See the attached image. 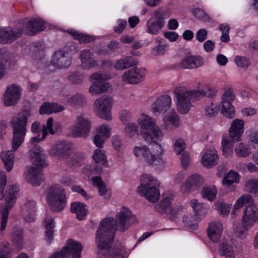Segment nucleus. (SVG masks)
<instances>
[{"instance_id":"obj_25","label":"nucleus","mask_w":258,"mask_h":258,"mask_svg":"<svg viewBox=\"0 0 258 258\" xmlns=\"http://www.w3.org/2000/svg\"><path fill=\"white\" fill-rule=\"evenodd\" d=\"M223 230V223L220 221H212L209 223L207 234L209 239L214 242H218L221 237Z\"/></svg>"},{"instance_id":"obj_34","label":"nucleus","mask_w":258,"mask_h":258,"mask_svg":"<svg viewBox=\"0 0 258 258\" xmlns=\"http://www.w3.org/2000/svg\"><path fill=\"white\" fill-rule=\"evenodd\" d=\"M134 153L137 157L142 156L144 160L149 164H155L156 160L154 159V156H152L150 152L149 151L148 148L145 146L135 147L134 150Z\"/></svg>"},{"instance_id":"obj_24","label":"nucleus","mask_w":258,"mask_h":258,"mask_svg":"<svg viewBox=\"0 0 258 258\" xmlns=\"http://www.w3.org/2000/svg\"><path fill=\"white\" fill-rule=\"evenodd\" d=\"M204 182L203 178L198 174L191 175L181 186L180 190L183 192H188L201 186Z\"/></svg>"},{"instance_id":"obj_6","label":"nucleus","mask_w":258,"mask_h":258,"mask_svg":"<svg viewBox=\"0 0 258 258\" xmlns=\"http://www.w3.org/2000/svg\"><path fill=\"white\" fill-rule=\"evenodd\" d=\"M141 185L138 187V192L145 197L148 201L155 203L160 197L158 189L160 185V182L149 174H143L141 177Z\"/></svg>"},{"instance_id":"obj_47","label":"nucleus","mask_w":258,"mask_h":258,"mask_svg":"<svg viewBox=\"0 0 258 258\" xmlns=\"http://www.w3.org/2000/svg\"><path fill=\"white\" fill-rule=\"evenodd\" d=\"M239 177L237 172L233 171H229L223 179V183L225 185H230L234 182H239Z\"/></svg>"},{"instance_id":"obj_1","label":"nucleus","mask_w":258,"mask_h":258,"mask_svg":"<svg viewBox=\"0 0 258 258\" xmlns=\"http://www.w3.org/2000/svg\"><path fill=\"white\" fill-rule=\"evenodd\" d=\"M116 228L112 217H106L100 223L96 239L99 249L97 254L100 258H124L125 249L121 245L114 246L109 250L114 240Z\"/></svg>"},{"instance_id":"obj_23","label":"nucleus","mask_w":258,"mask_h":258,"mask_svg":"<svg viewBox=\"0 0 258 258\" xmlns=\"http://www.w3.org/2000/svg\"><path fill=\"white\" fill-rule=\"evenodd\" d=\"M244 132V122L240 119H235L231 124L229 129L228 137L233 142H238Z\"/></svg>"},{"instance_id":"obj_27","label":"nucleus","mask_w":258,"mask_h":258,"mask_svg":"<svg viewBox=\"0 0 258 258\" xmlns=\"http://www.w3.org/2000/svg\"><path fill=\"white\" fill-rule=\"evenodd\" d=\"M36 203L28 201L22 207V215L27 222H32L35 219Z\"/></svg>"},{"instance_id":"obj_33","label":"nucleus","mask_w":258,"mask_h":258,"mask_svg":"<svg viewBox=\"0 0 258 258\" xmlns=\"http://www.w3.org/2000/svg\"><path fill=\"white\" fill-rule=\"evenodd\" d=\"M86 205L80 202H75L72 203L70 211L72 213L76 214L77 218L80 220L85 219L87 215L88 210L86 208Z\"/></svg>"},{"instance_id":"obj_32","label":"nucleus","mask_w":258,"mask_h":258,"mask_svg":"<svg viewBox=\"0 0 258 258\" xmlns=\"http://www.w3.org/2000/svg\"><path fill=\"white\" fill-rule=\"evenodd\" d=\"M43 225L45 229L44 239L48 244H50L53 240L54 228L55 227L54 219L51 217L47 216L44 219Z\"/></svg>"},{"instance_id":"obj_7","label":"nucleus","mask_w":258,"mask_h":258,"mask_svg":"<svg viewBox=\"0 0 258 258\" xmlns=\"http://www.w3.org/2000/svg\"><path fill=\"white\" fill-rule=\"evenodd\" d=\"M78 51V47L72 43H68L63 48L55 51L50 64L45 69L47 72L52 67L54 68L63 69L70 66L72 59L69 53L71 51Z\"/></svg>"},{"instance_id":"obj_20","label":"nucleus","mask_w":258,"mask_h":258,"mask_svg":"<svg viewBox=\"0 0 258 258\" xmlns=\"http://www.w3.org/2000/svg\"><path fill=\"white\" fill-rule=\"evenodd\" d=\"M173 200L172 196L165 197L158 204L155 205L156 211L161 214L170 215L171 219L173 220L176 217V213L172 207Z\"/></svg>"},{"instance_id":"obj_8","label":"nucleus","mask_w":258,"mask_h":258,"mask_svg":"<svg viewBox=\"0 0 258 258\" xmlns=\"http://www.w3.org/2000/svg\"><path fill=\"white\" fill-rule=\"evenodd\" d=\"M46 198L50 209L53 212H59L66 206L64 189L59 185H52L48 188Z\"/></svg>"},{"instance_id":"obj_14","label":"nucleus","mask_w":258,"mask_h":258,"mask_svg":"<svg viewBox=\"0 0 258 258\" xmlns=\"http://www.w3.org/2000/svg\"><path fill=\"white\" fill-rule=\"evenodd\" d=\"M258 222V206L251 204L243 210L241 224L245 229H250Z\"/></svg>"},{"instance_id":"obj_46","label":"nucleus","mask_w":258,"mask_h":258,"mask_svg":"<svg viewBox=\"0 0 258 258\" xmlns=\"http://www.w3.org/2000/svg\"><path fill=\"white\" fill-rule=\"evenodd\" d=\"M92 159L96 163H100L104 166L107 164L106 156L104 151H101L99 149L94 151Z\"/></svg>"},{"instance_id":"obj_58","label":"nucleus","mask_w":258,"mask_h":258,"mask_svg":"<svg viewBox=\"0 0 258 258\" xmlns=\"http://www.w3.org/2000/svg\"><path fill=\"white\" fill-rule=\"evenodd\" d=\"M164 121L165 125L169 123L171 124L177 126V114L174 112L173 114L167 115L164 117Z\"/></svg>"},{"instance_id":"obj_10","label":"nucleus","mask_w":258,"mask_h":258,"mask_svg":"<svg viewBox=\"0 0 258 258\" xmlns=\"http://www.w3.org/2000/svg\"><path fill=\"white\" fill-rule=\"evenodd\" d=\"M19 191L18 184H14L8 187L6 192L3 194V197L6 202L5 208L2 215L1 228L2 231H4L7 226L9 211L16 203L17 195Z\"/></svg>"},{"instance_id":"obj_59","label":"nucleus","mask_w":258,"mask_h":258,"mask_svg":"<svg viewBox=\"0 0 258 258\" xmlns=\"http://www.w3.org/2000/svg\"><path fill=\"white\" fill-rule=\"evenodd\" d=\"M97 134H99L102 137L108 138L110 136V129L108 126L106 124L101 125L97 129Z\"/></svg>"},{"instance_id":"obj_17","label":"nucleus","mask_w":258,"mask_h":258,"mask_svg":"<svg viewBox=\"0 0 258 258\" xmlns=\"http://www.w3.org/2000/svg\"><path fill=\"white\" fill-rule=\"evenodd\" d=\"M90 80H95L89 88V92L93 94H100L106 91L109 84L105 82L104 76L95 72L90 76Z\"/></svg>"},{"instance_id":"obj_28","label":"nucleus","mask_w":258,"mask_h":258,"mask_svg":"<svg viewBox=\"0 0 258 258\" xmlns=\"http://www.w3.org/2000/svg\"><path fill=\"white\" fill-rule=\"evenodd\" d=\"M45 22L41 18H33L26 24V28L30 35L33 36L37 33L44 31L45 28Z\"/></svg>"},{"instance_id":"obj_50","label":"nucleus","mask_w":258,"mask_h":258,"mask_svg":"<svg viewBox=\"0 0 258 258\" xmlns=\"http://www.w3.org/2000/svg\"><path fill=\"white\" fill-rule=\"evenodd\" d=\"M85 97L81 94H76L68 98V102L72 106H82Z\"/></svg>"},{"instance_id":"obj_22","label":"nucleus","mask_w":258,"mask_h":258,"mask_svg":"<svg viewBox=\"0 0 258 258\" xmlns=\"http://www.w3.org/2000/svg\"><path fill=\"white\" fill-rule=\"evenodd\" d=\"M23 33V29L19 28L16 31L8 30L6 28L0 27V44L11 43L20 37Z\"/></svg>"},{"instance_id":"obj_35","label":"nucleus","mask_w":258,"mask_h":258,"mask_svg":"<svg viewBox=\"0 0 258 258\" xmlns=\"http://www.w3.org/2000/svg\"><path fill=\"white\" fill-rule=\"evenodd\" d=\"M64 109V107L56 103H50L49 102H45L42 104L39 109V113L40 114H50L53 112H60Z\"/></svg>"},{"instance_id":"obj_60","label":"nucleus","mask_w":258,"mask_h":258,"mask_svg":"<svg viewBox=\"0 0 258 258\" xmlns=\"http://www.w3.org/2000/svg\"><path fill=\"white\" fill-rule=\"evenodd\" d=\"M190 204L194 211L195 212V214L198 216L203 209V204L199 203L196 199L192 200L190 202Z\"/></svg>"},{"instance_id":"obj_21","label":"nucleus","mask_w":258,"mask_h":258,"mask_svg":"<svg viewBox=\"0 0 258 258\" xmlns=\"http://www.w3.org/2000/svg\"><path fill=\"white\" fill-rule=\"evenodd\" d=\"M91 124L88 119L82 115L77 118V122L73 127V133L76 137H81L87 135L90 132Z\"/></svg>"},{"instance_id":"obj_55","label":"nucleus","mask_w":258,"mask_h":258,"mask_svg":"<svg viewBox=\"0 0 258 258\" xmlns=\"http://www.w3.org/2000/svg\"><path fill=\"white\" fill-rule=\"evenodd\" d=\"M192 69L202 66L204 63L203 58L200 55H190Z\"/></svg>"},{"instance_id":"obj_37","label":"nucleus","mask_w":258,"mask_h":258,"mask_svg":"<svg viewBox=\"0 0 258 258\" xmlns=\"http://www.w3.org/2000/svg\"><path fill=\"white\" fill-rule=\"evenodd\" d=\"M199 221V218L197 214L188 213L182 218L183 224L191 230H195L198 228Z\"/></svg>"},{"instance_id":"obj_4","label":"nucleus","mask_w":258,"mask_h":258,"mask_svg":"<svg viewBox=\"0 0 258 258\" xmlns=\"http://www.w3.org/2000/svg\"><path fill=\"white\" fill-rule=\"evenodd\" d=\"M42 150L40 146L35 145L33 150L29 152L32 162L35 167H28L26 178L29 183L35 186L41 184L42 169L48 165L46 155L42 153Z\"/></svg>"},{"instance_id":"obj_26","label":"nucleus","mask_w":258,"mask_h":258,"mask_svg":"<svg viewBox=\"0 0 258 258\" xmlns=\"http://www.w3.org/2000/svg\"><path fill=\"white\" fill-rule=\"evenodd\" d=\"M201 162L203 166L207 167L216 165L218 162V156L216 149L212 147L206 150L202 156Z\"/></svg>"},{"instance_id":"obj_63","label":"nucleus","mask_w":258,"mask_h":258,"mask_svg":"<svg viewBox=\"0 0 258 258\" xmlns=\"http://www.w3.org/2000/svg\"><path fill=\"white\" fill-rule=\"evenodd\" d=\"M208 35V32L205 29H201L199 30L196 34L197 39L199 42H203L206 39Z\"/></svg>"},{"instance_id":"obj_5","label":"nucleus","mask_w":258,"mask_h":258,"mask_svg":"<svg viewBox=\"0 0 258 258\" xmlns=\"http://www.w3.org/2000/svg\"><path fill=\"white\" fill-rule=\"evenodd\" d=\"M29 115V111L24 110L22 113H19L18 116L14 118L11 121L13 129L12 143L13 151L18 150L24 141Z\"/></svg>"},{"instance_id":"obj_44","label":"nucleus","mask_w":258,"mask_h":258,"mask_svg":"<svg viewBox=\"0 0 258 258\" xmlns=\"http://www.w3.org/2000/svg\"><path fill=\"white\" fill-rule=\"evenodd\" d=\"M217 189L215 186L204 187L201 191L203 198L212 201L215 199Z\"/></svg>"},{"instance_id":"obj_57","label":"nucleus","mask_w":258,"mask_h":258,"mask_svg":"<svg viewBox=\"0 0 258 258\" xmlns=\"http://www.w3.org/2000/svg\"><path fill=\"white\" fill-rule=\"evenodd\" d=\"M248 144L254 149L258 148V131L252 132L250 134Z\"/></svg>"},{"instance_id":"obj_48","label":"nucleus","mask_w":258,"mask_h":258,"mask_svg":"<svg viewBox=\"0 0 258 258\" xmlns=\"http://www.w3.org/2000/svg\"><path fill=\"white\" fill-rule=\"evenodd\" d=\"M216 210L220 215L226 216L229 213L231 207L229 205H226L223 200H219L215 204Z\"/></svg>"},{"instance_id":"obj_15","label":"nucleus","mask_w":258,"mask_h":258,"mask_svg":"<svg viewBox=\"0 0 258 258\" xmlns=\"http://www.w3.org/2000/svg\"><path fill=\"white\" fill-rule=\"evenodd\" d=\"M73 144L69 141H57L49 150V154L57 158L69 156L73 149Z\"/></svg>"},{"instance_id":"obj_64","label":"nucleus","mask_w":258,"mask_h":258,"mask_svg":"<svg viewBox=\"0 0 258 258\" xmlns=\"http://www.w3.org/2000/svg\"><path fill=\"white\" fill-rule=\"evenodd\" d=\"M118 26H114L113 30L117 33H121L125 26H126L127 22L125 20L118 19L117 20Z\"/></svg>"},{"instance_id":"obj_45","label":"nucleus","mask_w":258,"mask_h":258,"mask_svg":"<svg viewBox=\"0 0 258 258\" xmlns=\"http://www.w3.org/2000/svg\"><path fill=\"white\" fill-rule=\"evenodd\" d=\"M245 190L255 197H258V180L252 179L245 183Z\"/></svg>"},{"instance_id":"obj_49","label":"nucleus","mask_w":258,"mask_h":258,"mask_svg":"<svg viewBox=\"0 0 258 258\" xmlns=\"http://www.w3.org/2000/svg\"><path fill=\"white\" fill-rule=\"evenodd\" d=\"M53 119L52 117H49L47 120V125H43L42 130V138L45 139L48 133L51 135H54L55 132L53 129Z\"/></svg>"},{"instance_id":"obj_54","label":"nucleus","mask_w":258,"mask_h":258,"mask_svg":"<svg viewBox=\"0 0 258 258\" xmlns=\"http://www.w3.org/2000/svg\"><path fill=\"white\" fill-rule=\"evenodd\" d=\"M234 61L237 66L240 68H247L250 64L249 59L244 56H236Z\"/></svg>"},{"instance_id":"obj_40","label":"nucleus","mask_w":258,"mask_h":258,"mask_svg":"<svg viewBox=\"0 0 258 258\" xmlns=\"http://www.w3.org/2000/svg\"><path fill=\"white\" fill-rule=\"evenodd\" d=\"M0 157L4 163L7 171L8 172L11 171L13 169L14 165V154L10 153L9 151H8L6 152H2L0 154Z\"/></svg>"},{"instance_id":"obj_53","label":"nucleus","mask_w":258,"mask_h":258,"mask_svg":"<svg viewBox=\"0 0 258 258\" xmlns=\"http://www.w3.org/2000/svg\"><path fill=\"white\" fill-rule=\"evenodd\" d=\"M192 13L197 19L203 21H209V17L202 10L199 8H195L192 10Z\"/></svg>"},{"instance_id":"obj_2","label":"nucleus","mask_w":258,"mask_h":258,"mask_svg":"<svg viewBox=\"0 0 258 258\" xmlns=\"http://www.w3.org/2000/svg\"><path fill=\"white\" fill-rule=\"evenodd\" d=\"M143 118L139 121V124L141 125V134L146 141L150 142L151 146L150 152L152 156L155 158L153 159L155 161V164H151L152 165H159L163 162V159L160 156L163 152V150L160 144L157 140L162 136V133L160 129L156 126L153 121L151 117L145 115L143 114Z\"/></svg>"},{"instance_id":"obj_16","label":"nucleus","mask_w":258,"mask_h":258,"mask_svg":"<svg viewBox=\"0 0 258 258\" xmlns=\"http://www.w3.org/2000/svg\"><path fill=\"white\" fill-rule=\"evenodd\" d=\"M116 219L119 230L121 232L126 230L130 224L134 223L136 220V217L132 214L131 210L125 207H123L116 215Z\"/></svg>"},{"instance_id":"obj_52","label":"nucleus","mask_w":258,"mask_h":258,"mask_svg":"<svg viewBox=\"0 0 258 258\" xmlns=\"http://www.w3.org/2000/svg\"><path fill=\"white\" fill-rule=\"evenodd\" d=\"M218 107L217 104L212 102L205 107V113L209 117H214L218 112Z\"/></svg>"},{"instance_id":"obj_12","label":"nucleus","mask_w":258,"mask_h":258,"mask_svg":"<svg viewBox=\"0 0 258 258\" xmlns=\"http://www.w3.org/2000/svg\"><path fill=\"white\" fill-rule=\"evenodd\" d=\"M235 98V95L231 89L226 90L221 97L220 105L222 114L228 118H232L235 116V112L232 102Z\"/></svg>"},{"instance_id":"obj_38","label":"nucleus","mask_w":258,"mask_h":258,"mask_svg":"<svg viewBox=\"0 0 258 258\" xmlns=\"http://www.w3.org/2000/svg\"><path fill=\"white\" fill-rule=\"evenodd\" d=\"M68 32L75 39L79 40L80 43H89L95 40V36L80 33L78 31L71 29L68 30Z\"/></svg>"},{"instance_id":"obj_56","label":"nucleus","mask_w":258,"mask_h":258,"mask_svg":"<svg viewBox=\"0 0 258 258\" xmlns=\"http://www.w3.org/2000/svg\"><path fill=\"white\" fill-rule=\"evenodd\" d=\"M138 131V126L135 123H128L125 127V132L130 137H133L137 134Z\"/></svg>"},{"instance_id":"obj_39","label":"nucleus","mask_w":258,"mask_h":258,"mask_svg":"<svg viewBox=\"0 0 258 258\" xmlns=\"http://www.w3.org/2000/svg\"><path fill=\"white\" fill-rule=\"evenodd\" d=\"M219 253L225 258H235L234 247L228 243L223 242L219 245Z\"/></svg>"},{"instance_id":"obj_36","label":"nucleus","mask_w":258,"mask_h":258,"mask_svg":"<svg viewBox=\"0 0 258 258\" xmlns=\"http://www.w3.org/2000/svg\"><path fill=\"white\" fill-rule=\"evenodd\" d=\"M138 63V60L134 56H127L122 59H121L116 62L114 65L115 69L121 70L132 66H134Z\"/></svg>"},{"instance_id":"obj_29","label":"nucleus","mask_w":258,"mask_h":258,"mask_svg":"<svg viewBox=\"0 0 258 258\" xmlns=\"http://www.w3.org/2000/svg\"><path fill=\"white\" fill-rule=\"evenodd\" d=\"M93 55L92 52L89 49H84L81 52L80 57L83 69L90 70L98 66L97 60L92 58Z\"/></svg>"},{"instance_id":"obj_31","label":"nucleus","mask_w":258,"mask_h":258,"mask_svg":"<svg viewBox=\"0 0 258 258\" xmlns=\"http://www.w3.org/2000/svg\"><path fill=\"white\" fill-rule=\"evenodd\" d=\"M24 230L22 228L15 226L11 232V238L13 244L15 248L20 250L21 249L24 241Z\"/></svg>"},{"instance_id":"obj_43","label":"nucleus","mask_w":258,"mask_h":258,"mask_svg":"<svg viewBox=\"0 0 258 258\" xmlns=\"http://www.w3.org/2000/svg\"><path fill=\"white\" fill-rule=\"evenodd\" d=\"M13 248L8 242H3L0 247V258H12Z\"/></svg>"},{"instance_id":"obj_61","label":"nucleus","mask_w":258,"mask_h":258,"mask_svg":"<svg viewBox=\"0 0 258 258\" xmlns=\"http://www.w3.org/2000/svg\"><path fill=\"white\" fill-rule=\"evenodd\" d=\"M180 161L182 168H187L190 162L189 155L186 152H184L180 157Z\"/></svg>"},{"instance_id":"obj_13","label":"nucleus","mask_w":258,"mask_h":258,"mask_svg":"<svg viewBox=\"0 0 258 258\" xmlns=\"http://www.w3.org/2000/svg\"><path fill=\"white\" fill-rule=\"evenodd\" d=\"M94 105L98 109V114L100 118L106 120L111 119V97L108 95H103L95 100Z\"/></svg>"},{"instance_id":"obj_41","label":"nucleus","mask_w":258,"mask_h":258,"mask_svg":"<svg viewBox=\"0 0 258 258\" xmlns=\"http://www.w3.org/2000/svg\"><path fill=\"white\" fill-rule=\"evenodd\" d=\"M234 142L231 140L228 136H224L222 140V148L223 154L226 157L232 156L233 154V149L232 148V143Z\"/></svg>"},{"instance_id":"obj_18","label":"nucleus","mask_w":258,"mask_h":258,"mask_svg":"<svg viewBox=\"0 0 258 258\" xmlns=\"http://www.w3.org/2000/svg\"><path fill=\"white\" fill-rule=\"evenodd\" d=\"M21 88L15 85L8 86L4 94V104L6 106L15 105L20 99Z\"/></svg>"},{"instance_id":"obj_62","label":"nucleus","mask_w":258,"mask_h":258,"mask_svg":"<svg viewBox=\"0 0 258 258\" xmlns=\"http://www.w3.org/2000/svg\"><path fill=\"white\" fill-rule=\"evenodd\" d=\"M190 56L185 57L178 66L182 69H192Z\"/></svg>"},{"instance_id":"obj_42","label":"nucleus","mask_w":258,"mask_h":258,"mask_svg":"<svg viewBox=\"0 0 258 258\" xmlns=\"http://www.w3.org/2000/svg\"><path fill=\"white\" fill-rule=\"evenodd\" d=\"M234 151L238 157L243 158L247 157L251 153L248 146L243 143L237 144L235 145Z\"/></svg>"},{"instance_id":"obj_30","label":"nucleus","mask_w":258,"mask_h":258,"mask_svg":"<svg viewBox=\"0 0 258 258\" xmlns=\"http://www.w3.org/2000/svg\"><path fill=\"white\" fill-rule=\"evenodd\" d=\"M171 102V97L168 95H163L156 99L152 108L154 112L166 111L169 108Z\"/></svg>"},{"instance_id":"obj_9","label":"nucleus","mask_w":258,"mask_h":258,"mask_svg":"<svg viewBox=\"0 0 258 258\" xmlns=\"http://www.w3.org/2000/svg\"><path fill=\"white\" fill-rule=\"evenodd\" d=\"M169 17L170 13L167 9L159 8L155 10L147 21L146 32L153 35L159 34L166 24L165 20Z\"/></svg>"},{"instance_id":"obj_11","label":"nucleus","mask_w":258,"mask_h":258,"mask_svg":"<svg viewBox=\"0 0 258 258\" xmlns=\"http://www.w3.org/2000/svg\"><path fill=\"white\" fill-rule=\"evenodd\" d=\"M82 248L81 243L70 239L67 246L60 251L55 252L49 258H80Z\"/></svg>"},{"instance_id":"obj_3","label":"nucleus","mask_w":258,"mask_h":258,"mask_svg":"<svg viewBox=\"0 0 258 258\" xmlns=\"http://www.w3.org/2000/svg\"><path fill=\"white\" fill-rule=\"evenodd\" d=\"M201 84L198 82L197 89L187 91L186 89L178 87V113L186 114L189 111L191 101H198L204 97L212 98L217 95L218 90L213 87L206 86L200 88Z\"/></svg>"},{"instance_id":"obj_19","label":"nucleus","mask_w":258,"mask_h":258,"mask_svg":"<svg viewBox=\"0 0 258 258\" xmlns=\"http://www.w3.org/2000/svg\"><path fill=\"white\" fill-rule=\"evenodd\" d=\"M145 76L144 69L135 67L125 72L122 76V80L127 83L137 84L142 81Z\"/></svg>"},{"instance_id":"obj_51","label":"nucleus","mask_w":258,"mask_h":258,"mask_svg":"<svg viewBox=\"0 0 258 258\" xmlns=\"http://www.w3.org/2000/svg\"><path fill=\"white\" fill-rule=\"evenodd\" d=\"M84 76L83 73L75 72L68 76V80L72 84L78 85L81 84L84 79Z\"/></svg>"}]
</instances>
